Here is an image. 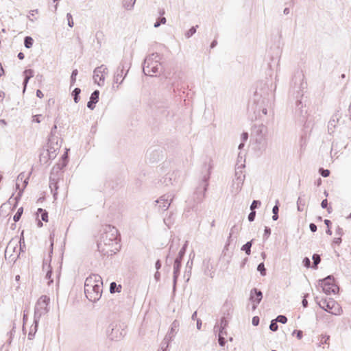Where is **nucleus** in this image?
<instances>
[{
	"label": "nucleus",
	"instance_id": "obj_12",
	"mask_svg": "<svg viewBox=\"0 0 351 351\" xmlns=\"http://www.w3.org/2000/svg\"><path fill=\"white\" fill-rule=\"evenodd\" d=\"M102 285L103 281L101 277L97 274H91L86 278L84 289H90L95 286L97 289H99V287H102Z\"/></svg>",
	"mask_w": 351,
	"mask_h": 351
},
{
	"label": "nucleus",
	"instance_id": "obj_19",
	"mask_svg": "<svg viewBox=\"0 0 351 351\" xmlns=\"http://www.w3.org/2000/svg\"><path fill=\"white\" fill-rule=\"evenodd\" d=\"M48 152H54L56 149H59L60 145L58 143L57 137H56L53 134H51L49 138L48 142Z\"/></svg>",
	"mask_w": 351,
	"mask_h": 351
},
{
	"label": "nucleus",
	"instance_id": "obj_48",
	"mask_svg": "<svg viewBox=\"0 0 351 351\" xmlns=\"http://www.w3.org/2000/svg\"><path fill=\"white\" fill-rule=\"evenodd\" d=\"M297 205H298V210L299 211H302L303 210V208L301 206H304V203L303 202V200L302 199L301 197H298V199L297 200Z\"/></svg>",
	"mask_w": 351,
	"mask_h": 351
},
{
	"label": "nucleus",
	"instance_id": "obj_14",
	"mask_svg": "<svg viewBox=\"0 0 351 351\" xmlns=\"http://www.w3.org/2000/svg\"><path fill=\"white\" fill-rule=\"evenodd\" d=\"M53 241H51V245H50V247H51V250H50V252H49V260H44L43 261V269L44 271H46V275H45V278L47 280H48V282H47V285H50L52 282H53V280L51 279V274H52V270H51V265H50V262H51V254L53 253Z\"/></svg>",
	"mask_w": 351,
	"mask_h": 351
},
{
	"label": "nucleus",
	"instance_id": "obj_29",
	"mask_svg": "<svg viewBox=\"0 0 351 351\" xmlns=\"http://www.w3.org/2000/svg\"><path fill=\"white\" fill-rule=\"evenodd\" d=\"M136 0H123V6L125 9L130 10L133 8Z\"/></svg>",
	"mask_w": 351,
	"mask_h": 351
},
{
	"label": "nucleus",
	"instance_id": "obj_62",
	"mask_svg": "<svg viewBox=\"0 0 351 351\" xmlns=\"http://www.w3.org/2000/svg\"><path fill=\"white\" fill-rule=\"evenodd\" d=\"M328 130H330L332 128V127L335 128V119H332L329 121L328 123Z\"/></svg>",
	"mask_w": 351,
	"mask_h": 351
},
{
	"label": "nucleus",
	"instance_id": "obj_6",
	"mask_svg": "<svg viewBox=\"0 0 351 351\" xmlns=\"http://www.w3.org/2000/svg\"><path fill=\"white\" fill-rule=\"evenodd\" d=\"M335 278L329 275L325 278L319 280V285L322 288L323 291L329 295L336 293L339 291V287L334 283Z\"/></svg>",
	"mask_w": 351,
	"mask_h": 351
},
{
	"label": "nucleus",
	"instance_id": "obj_57",
	"mask_svg": "<svg viewBox=\"0 0 351 351\" xmlns=\"http://www.w3.org/2000/svg\"><path fill=\"white\" fill-rule=\"evenodd\" d=\"M270 234H271V229L269 227L265 226V230H264V236L267 237V238L270 235Z\"/></svg>",
	"mask_w": 351,
	"mask_h": 351
},
{
	"label": "nucleus",
	"instance_id": "obj_10",
	"mask_svg": "<svg viewBox=\"0 0 351 351\" xmlns=\"http://www.w3.org/2000/svg\"><path fill=\"white\" fill-rule=\"evenodd\" d=\"M173 197L174 196L171 194H165L160 197L155 201L158 210L162 212L167 210L169 208Z\"/></svg>",
	"mask_w": 351,
	"mask_h": 351
},
{
	"label": "nucleus",
	"instance_id": "obj_36",
	"mask_svg": "<svg viewBox=\"0 0 351 351\" xmlns=\"http://www.w3.org/2000/svg\"><path fill=\"white\" fill-rule=\"evenodd\" d=\"M239 232V228L237 227L236 225L233 226L230 230V235H229V237H228V245H229L230 243V239L232 237V235H236L238 234Z\"/></svg>",
	"mask_w": 351,
	"mask_h": 351
},
{
	"label": "nucleus",
	"instance_id": "obj_13",
	"mask_svg": "<svg viewBox=\"0 0 351 351\" xmlns=\"http://www.w3.org/2000/svg\"><path fill=\"white\" fill-rule=\"evenodd\" d=\"M84 293L88 300L95 302L98 301L101 296L102 287H99V289H97L96 286L90 289H84Z\"/></svg>",
	"mask_w": 351,
	"mask_h": 351
},
{
	"label": "nucleus",
	"instance_id": "obj_41",
	"mask_svg": "<svg viewBox=\"0 0 351 351\" xmlns=\"http://www.w3.org/2000/svg\"><path fill=\"white\" fill-rule=\"evenodd\" d=\"M269 329L271 330V331H277L278 329V326L277 324V322L275 319H273L271 320V323H270V325H269Z\"/></svg>",
	"mask_w": 351,
	"mask_h": 351
},
{
	"label": "nucleus",
	"instance_id": "obj_23",
	"mask_svg": "<svg viewBox=\"0 0 351 351\" xmlns=\"http://www.w3.org/2000/svg\"><path fill=\"white\" fill-rule=\"evenodd\" d=\"M253 240L247 241L245 245L241 247V250L244 251L247 255H250L251 247L252 245Z\"/></svg>",
	"mask_w": 351,
	"mask_h": 351
},
{
	"label": "nucleus",
	"instance_id": "obj_20",
	"mask_svg": "<svg viewBox=\"0 0 351 351\" xmlns=\"http://www.w3.org/2000/svg\"><path fill=\"white\" fill-rule=\"evenodd\" d=\"M174 337L173 334L167 333L162 343H161V350L162 351H165V350L169 346V342L172 340Z\"/></svg>",
	"mask_w": 351,
	"mask_h": 351
},
{
	"label": "nucleus",
	"instance_id": "obj_49",
	"mask_svg": "<svg viewBox=\"0 0 351 351\" xmlns=\"http://www.w3.org/2000/svg\"><path fill=\"white\" fill-rule=\"evenodd\" d=\"M34 324L31 326L30 330H29V334H28V338L29 339H33V337H34L35 333L37 331V330H34Z\"/></svg>",
	"mask_w": 351,
	"mask_h": 351
},
{
	"label": "nucleus",
	"instance_id": "obj_28",
	"mask_svg": "<svg viewBox=\"0 0 351 351\" xmlns=\"http://www.w3.org/2000/svg\"><path fill=\"white\" fill-rule=\"evenodd\" d=\"M228 320L226 319L225 317H222L220 320V326H219L215 325L214 327V330H216L217 328H222V330H226V328L228 326Z\"/></svg>",
	"mask_w": 351,
	"mask_h": 351
},
{
	"label": "nucleus",
	"instance_id": "obj_44",
	"mask_svg": "<svg viewBox=\"0 0 351 351\" xmlns=\"http://www.w3.org/2000/svg\"><path fill=\"white\" fill-rule=\"evenodd\" d=\"M321 206L322 208H327L328 213L331 212L332 208L331 207L328 208V200L326 199L322 200V202L321 203Z\"/></svg>",
	"mask_w": 351,
	"mask_h": 351
},
{
	"label": "nucleus",
	"instance_id": "obj_52",
	"mask_svg": "<svg viewBox=\"0 0 351 351\" xmlns=\"http://www.w3.org/2000/svg\"><path fill=\"white\" fill-rule=\"evenodd\" d=\"M256 212L254 210H251L250 213L248 215V220L252 222L255 219Z\"/></svg>",
	"mask_w": 351,
	"mask_h": 351
},
{
	"label": "nucleus",
	"instance_id": "obj_8",
	"mask_svg": "<svg viewBox=\"0 0 351 351\" xmlns=\"http://www.w3.org/2000/svg\"><path fill=\"white\" fill-rule=\"evenodd\" d=\"M17 247V240L12 239L8 244L5 250V258L9 262H15L19 256L20 252L16 251Z\"/></svg>",
	"mask_w": 351,
	"mask_h": 351
},
{
	"label": "nucleus",
	"instance_id": "obj_11",
	"mask_svg": "<svg viewBox=\"0 0 351 351\" xmlns=\"http://www.w3.org/2000/svg\"><path fill=\"white\" fill-rule=\"evenodd\" d=\"M319 306L324 309V311L330 313L333 315H339L341 313V308L336 306V303L333 300H330L327 301L326 300H324L318 302Z\"/></svg>",
	"mask_w": 351,
	"mask_h": 351
},
{
	"label": "nucleus",
	"instance_id": "obj_53",
	"mask_svg": "<svg viewBox=\"0 0 351 351\" xmlns=\"http://www.w3.org/2000/svg\"><path fill=\"white\" fill-rule=\"evenodd\" d=\"M279 201L276 200V205L272 208V213L273 214L278 213L279 211V206H278Z\"/></svg>",
	"mask_w": 351,
	"mask_h": 351
},
{
	"label": "nucleus",
	"instance_id": "obj_7",
	"mask_svg": "<svg viewBox=\"0 0 351 351\" xmlns=\"http://www.w3.org/2000/svg\"><path fill=\"white\" fill-rule=\"evenodd\" d=\"M129 68L130 66H128L125 59H122L117 68V71L114 75L113 88H114L115 84H117V88H119V84H122L124 78L126 77L128 74Z\"/></svg>",
	"mask_w": 351,
	"mask_h": 351
},
{
	"label": "nucleus",
	"instance_id": "obj_17",
	"mask_svg": "<svg viewBox=\"0 0 351 351\" xmlns=\"http://www.w3.org/2000/svg\"><path fill=\"white\" fill-rule=\"evenodd\" d=\"M99 91L98 90H94L90 97L89 101L87 103V107L89 109L93 110L95 108V104L99 101Z\"/></svg>",
	"mask_w": 351,
	"mask_h": 351
},
{
	"label": "nucleus",
	"instance_id": "obj_9",
	"mask_svg": "<svg viewBox=\"0 0 351 351\" xmlns=\"http://www.w3.org/2000/svg\"><path fill=\"white\" fill-rule=\"evenodd\" d=\"M267 128L263 124L254 125L252 129V135L255 137L256 143L261 144L266 139Z\"/></svg>",
	"mask_w": 351,
	"mask_h": 351
},
{
	"label": "nucleus",
	"instance_id": "obj_42",
	"mask_svg": "<svg viewBox=\"0 0 351 351\" xmlns=\"http://www.w3.org/2000/svg\"><path fill=\"white\" fill-rule=\"evenodd\" d=\"M275 320L276 321V322L286 324L287 322V318L285 315H280L277 316V317L275 319Z\"/></svg>",
	"mask_w": 351,
	"mask_h": 351
},
{
	"label": "nucleus",
	"instance_id": "obj_5",
	"mask_svg": "<svg viewBox=\"0 0 351 351\" xmlns=\"http://www.w3.org/2000/svg\"><path fill=\"white\" fill-rule=\"evenodd\" d=\"M245 165H241V166L236 168L234 176L235 178L232 180L231 185V193L234 195H237L242 189V186L245 178V176L243 172V169Z\"/></svg>",
	"mask_w": 351,
	"mask_h": 351
},
{
	"label": "nucleus",
	"instance_id": "obj_24",
	"mask_svg": "<svg viewBox=\"0 0 351 351\" xmlns=\"http://www.w3.org/2000/svg\"><path fill=\"white\" fill-rule=\"evenodd\" d=\"M121 289V286L120 285H117L116 282H112L110 285V291L111 293H114L116 292L119 293Z\"/></svg>",
	"mask_w": 351,
	"mask_h": 351
},
{
	"label": "nucleus",
	"instance_id": "obj_63",
	"mask_svg": "<svg viewBox=\"0 0 351 351\" xmlns=\"http://www.w3.org/2000/svg\"><path fill=\"white\" fill-rule=\"evenodd\" d=\"M296 108L300 110L302 108V102L301 100H297L295 103Z\"/></svg>",
	"mask_w": 351,
	"mask_h": 351
},
{
	"label": "nucleus",
	"instance_id": "obj_38",
	"mask_svg": "<svg viewBox=\"0 0 351 351\" xmlns=\"http://www.w3.org/2000/svg\"><path fill=\"white\" fill-rule=\"evenodd\" d=\"M257 270L260 272L262 276H265L266 275V269L263 263L258 264Z\"/></svg>",
	"mask_w": 351,
	"mask_h": 351
},
{
	"label": "nucleus",
	"instance_id": "obj_46",
	"mask_svg": "<svg viewBox=\"0 0 351 351\" xmlns=\"http://www.w3.org/2000/svg\"><path fill=\"white\" fill-rule=\"evenodd\" d=\"M66 19H67V21H68V25L70 27H73V25H74V23H73V18H72V16L70 13H68L66 14Z\"/></svg>",
	"mask_w": 351,
	"mask_h": 351
},
{
	"label": "nucleus",
	"instance_id": "obj_43",
	"mask_svg": "<svg viewBox=\"0 0 351 351\" xmlns=\"http://www.w3.org/2000/svg\"><path fill=\"white\" fill-rule=\"evenodd\" d=\"M261 204V201L259 200H254L250 206V210H254L256 208H258Z\"/></svg>",
	"mask_w": 351,
	"mask_h": 351
},
{
	"label": "nucleus",
	"instance_id": "obj_27",
	"mask_svg": "<svg viewBox=\"0 0 351 351\" xmlns=\"http://www.w3.org/2000/svg\"><path fill=\"white\" fill-rule=\"evenodd\" d=\"M256 110H261L263 114L266 115L267 114V110L265 106V99L262 100V103L259 105L258 103L256 104Z\"/></svg>",
	"mask_w": 351,
	"mask_h": 351
},
{
	"label": "nucleus",
	"instance_id": "obj_33",
	"mask_svg": "<svg viewBox=\"0 0 351 351\" xmlns=\"http://www.w3.org/2000/svg\"><path fill=\"white\" fill-rule=\"evenodd\" d=\"M34 40L30 36H26L24 39V45L25 47L27 49H29L33 45Z\"/></svg>",
	"mask_w": 351,
	"mask_h": 351
},
{
	"label": "nucleus",
	"instance_id": "obj_59",
	"mask_svg": "<svg viewBox=\"0 0 351 351\" xmlns=\"http://www.w3.org/2000/svg\"><path fill=\"white\" fill-rule=\"evenodd\" d=\"M24 75H27L29 77H33L34 76V71L32 69H26L24 71Z\"/></svg>",
	"mask_w": 351,
	"mask_h": 351
},
{
	"label": "nucleus",
	"instance_id": "obj_50",
	"mask_svg": "<svg viewBox=\"0 0 351 351\" xmlns=\"http://www.w3.org/2000/svg\"><path fill=\"white\" fill-rule=\"evenodd\" d=\"M302 263H303L304 266L307 268L310 267V266H311V261L308 257H305L303 259Z\"/></svg>",
	"mask_w": 351,
	"mask_h": 351
},
{
	"label": "nucleus",
	"instance_id": "obj_1",
	"mask_svg": "<svg viewBox=\"0 0 351 351\" xmlns=\"http://www.w3.org/2000/svg\"><path fill=\"white\" fill-rule=\"evenodd\" d=\"M204 168L206 172L202 176L201 182L196 188L193 196L186 202L187 205L184 209L185 213H189L191 210L196 212L197 210V205L202 203L205 197V193L208 186V180L210 179L212 166L209 165L207 167L206 165H205Z\"/></svg>",
	"mask_w": 351,
	"mask_h": 351
},
{
	"label": "nucleus",
	"instance_id": "obj_15",
	"mask_svg": "<svg viewBox=\"0 0 351 351\" xmlns=\"http://www.w3.org/2000/svg\"><path fill=\"white\" fill-rule=\"evenodd\" d=\"M263 299V293L261 290L254 288L250 291V300L252 302V309L255 310Z\"/></svg>",
	"mask_w": 351,
	"mask_h": 351
},
{
	"label": "nucleus",
	"instance_id": "obj_26",
	"mask_svg": "<svg viewBox=\"0 0 351 351\" xmlns=\"http://www.w3.org/2000/svg\"><path fill=\"white\" fill-rule=\"evenodd\" d=\"M312 259L313 261L312 267L313 269H317L318 264L321 262L320 256L317 254H314L313 255Z\"/></svg>",
	"mask_w": 351,
	"mask_h": 351
},
{
	"label": "nucleus",
	"instance_id": "obj_32",
	"mask_svg": "<svg viewBox=\"0 0 351 351\" xmlns=\"http://www.w3.org/2000/svg\"><path fill=\"white\" fill-rule=\"evenodd\" d=\"M16 240H17V243H19L20 245L19 251L23 252L24 249L25 248V240H24V237H23V232L21 233L19 240H18V239H16Z\"/></svg>",
	"mask_w": 351,
	"mask_h": 351
},
{
	"label": "nucleus",
	"instance_id": "obj_61",
	"mask_svg": "<svg viewBox=\"0 0 351 351\" xmlns=\"http://www.w3.org/2000/svg\"><path fill=\"white\" fill-rule=\"evenodd\" d=\"M40 117H41V114L34 115V116H33V120L32 121L34 122L40 123Z\"/></svg>",
	"mask_w": 351,
	"mask_h": 351
},
{
	"label": "nucleus",
	"instance_id": "obj_60",
	"mask_svg": "<svg viewBox=\"0 0 351 351\" xmlns=\"http://www.w3.org/2000/svg\"><path fill=\"white\" fill-rule=\"evenodd\" d=\"M309 228H310L311 231L313 232H315L317 231V226L313 223H310Z\"/></svg>",
	"mask_w": 351,
	"mask_h": 351
},
{
	"label": "nucleus",
	"instance_id": "obj_4",
	"mask_svg": "<svg viewBox=\"0 0 351 351\" xmlns=\"http://www.w3.org/2000/svg\"><path fill=\"white\" fill-rule=\"evenodd\" d=\"M49 298L46 295L41 296L38 302H36L35 309H34V330H37L38 326V322L40 317L45 315H46L48 311V304H49Z\"/></svg>",
	"mask_w": 351,
	"mask_h": 351
},
{
	"label": "nucleus",
	"instance_id": "obj_47",
	"mask_svg": "<svg viewBox=\"0 0 351 351\" xmlns=\"http://www.w3.org/2000/svg\"><path fill=\"white\" fill-rule=\"evenodd\" d=\"M219 338H218V342H219V344L220 346H224V345L226 344V339L224 338V337H223L221 335V334H219Z\"/></svg>",
	"mask_w": 351,
	"mask_h": 351
},
{
	"label": "nucleus",
	"instance_id": "obj_2",
	"mask_svg": "<svg viewBox=\"0 0 351 351\" xmlns=\"http://www.w3.org/2000/svg\"><path fill=\"white\" fill-rule=\"evenodd\" d=\"M119 233L117 229L112 226H106L104 232L101 234L100 240L97 243L99 251L104 254H110L115 253L118 250Z\"/></svg>",
	"mask_w": 351,
	"mask_h": 351
},
{
	"label": "nucleus",
	"instance_id": "obj_56",
	"mask_svg": "<svg viewBox=\"0 0 351 351\" xmlns=\"http://www.w3.org/2000/svg\"><path fill=\"white\" fill-rule=\"evenodd\" d=\"M252 323L254 326H258V324H259V317H257V316H254L253 318H252Z\"/></svg>",
	"mask_w": 351,
	"mask_h": 351
},
{
	"label": "nucleus",
	"instance_id": "obj_30",
	"mask_svg": "<svg viewBox=\"0 0 351 351\" xmlns=\"http://www.w3.org/2000/svg\"><path fill=\"white\" fill-rule=\"evenodd\" d=\"M81 93V90L80 88H75L72 92V96L73 97V99L75 103H78L80 101V94Z\"/></svg>",
	"mask_w": 351,
	"mask_h": 351
},
{
	"label": "nucleus",
	"instance_id": "obj_39",
	"mask_svg": "<svg viewBox=\"0 0 351 351\" xmlns=\"http://www.w3.org/2000/svg\"><path fill=\"white\" fill-rule=\"evenodd\" d=\"M78 71L77 69H74L72 71L71 76V86L74 85L75 81H76V76L77 75Z\"/></svg>",
	"mask_w": 351,
	"mask_h": 351
},
{
	"label": "nucleus",
	"instance_id": "obj_55",
	"mask_svg": "<svg viewBox=\"0 0 351 351\" xmlns=\"http://www.w3.org/2000/svg\"><path fill=\"white\" fill-rule=\"evenodd\" d=\"M32 77H29V75H25V79H24V81H23V85H24V88H23V91L25 90V88H26V86H27V84L29 82V80Z\"/></svg>",
	"mask_w": 351,
	"mask_h": 351
},
{
	"label": "nucleus",
	"instance_id": "obj_3",
	"mask_svg": "<svg viewBox=\"0 0 351 351\" xmlns=\"http://www.w3.org/2000/svg\"><path fill=\"white\" fill-rule=\"evenodd\" d=\"M160 60V56L157 53L147 56L143 62V71L144 74L154 76V74L160 73L162 70Z\"/></svg>",
	"mask_w": 351,
	"mask_h": 351
},
{
	"label": "nucleus",
	"instance_id": "obj_34",
	"mask_svg": "<svg viewBox=\"0 0 351 351\" xmlns=\"http://www.w3.org/2000/svg\"><path fill=\"white\" fill-rule=\"evenodd\" d=\"M197 27H198V25H196V26H193L191 28H190L186 33H185V36L186 38H189L190 37H191L193 34H195L196 32V30H197Z\"/></svg>",
	"mask_w": 351,
	"mask_h": 351
},
{
	"label": "nucleus",
	"instance_id": "obj_18",
	"mask_svg": "<svg viewBox=\"0 0 351 351\" xmlns=\"http://www.w3.org/2000/svg\"><path fill=\"white\" fill-rule=\"evenodd\" d=\"M180 267H181V261H179L178 260H175L174 264H173V290L176 289L177 280L180 275Z\"/></svg>",
	"mask_w": 351,
	"mask_h": 351
},
{
	"label": "nucleus",
	"instance_id": "obj_25",
	"mask_svg": "<svg viewBox=\"0 0 351 351\" xmlns=\"http://www.w3.org/2000/svg\"><path fill=\"white\" fill-rule=\"evenodd\" d=\"M186 247H187V241H186L184 245L182 246V247L181 248V250H180V252L178 253V256L176 257V258L175 260H178L179 261L182 262V258L184 257L185 252H186Z\"/></svg>",
	"mask_w": 351,
	"mask_h": 351
},
{
	"label": "nucleus",
	"instance_id": "obj_51",
	"mask_svg": "<svg viewBox=\"0 0 351 351\" xmlns=\"http://www.w3.org/2000/svg\"><path fill=\"white\" fill-rule=\"evenodd\" d=\"M295 334H296V337L298 339H301L302 338V336H303V332L302 330H293V335H294Z\"/></svg>",
	"mask_w": 351,
	"mask_h": 351
},
{
	"label": "nucleus",
	"instance_id": "obj_64",
	"mask_svg": "<svg viewBox=\"0 0 351 351\" xmlns=\"http://www.w3.org/2000/svg\"><path fill=\"white\" fill-rule=\"evenodd\" d=\"M248 138V134L247 132H243L241 134V139L243 142L246 141Z\"/></svg>",
	"mask_w": 351,
	"mask_h": 351
},
{
	"label": "nucleus",
	"instance_id": "obj_37",
	"mask_svg": "<svg viewBox=\"0 0 351 351\" xmlns=\"http://www.w3.org/2000/svg\"><path fill=\"white\" fill-rule=\"evenodd\" d=\"M23 208L22 207L19 208L16 213V214L13 217V219L15 222H17L19 221V219L21 217V215L23 214Z\"/></svg>",
	"mask_w": 351,
	"mask_h": 351
},
{
	"label": "nucleus",
	"instance_id": "obj_45",
	"mask_svg": "<svg viewBox=\"0 0 351 351\" xmlns=\"http://www.w3.org/2000/svg\"><path fill=\"white\" fill-rule=\"evenodd\" d=\"M319 173L324 178H326L330 175V171L328 169H324L323 168L319 169Z\"/></svg>",
	"mask_w": 351,
	"mask_h": 351
},
{
	"label": "nucleus",
	"instance_id": "obj_40",
	"mask_svg": "<svg viewBox=\"0 0 351 351\" xmlns=\"http://www.w3.org/2000/svg\"><path fill=\"white\" fill-rule=\"evenodd\" d=\"M167 20L165 17H160L159 18L157 21L154 23V27H158L161 24H165Z\"/></svg>",
	"mask_w": 351,
	"mask_h": 351
},
{
	"label": "nucleus",
	"instance_id": "obj_58",
	"mask_svg": "<svg viewBox=\"0 0 351 351\" xmlns=\"http://www.w3.org/2000/svg\"><path fill=\"white\" fill-rule=\"evenodd\" d=\"M54 186L55 189H57V186H56V180L54 178H52V177L51 176L50 177V187L51 189H52V186Z\"/></svg>",
	"mask_w": 351,
	"mask_h": 351
},
{
	"label": "nucleus",
	"instance_id": "obj_35",
	"mask_svg": "<svg viewBox=\"0 0 351 351\" xmlns=\"http://www.w3.org/2000/svg\"><path fill=\"white\" fill-rule=\"evenodd\" d=\"M38 213H40L41 219L44 221H48V213L43 208H38Z\"/></svg>",
	"mask_w": 351,
	"mask_h": 351
},
{
	"label": "nucleus",
	"instance_id": "obj_54",
	"mask_svg": "<svg viewBox=\"0 0 351 351\" xmlns=\"http://www.w3.org/2000/svg\"><path fill=\"white\" fill-rule=\"evenodd\" d=\"M32 77H29V75H25V79H24V81H23V85H24V88H23V91L25 90V88H26V86H27V84L29 82V80Z\"/></svg>",
	"mask_w": 351,
	"mask_h": 351
},
{
	"label": "nucleus",
	"instance_id": "obj_16",
	"mask_svg": "<svg viewBox=\"0 0 351 351\" xmlns=\"http://www.w3.org/2000/svg\"><path fill=\"white\" fill-rule=\"evenodd\" d=\"M107 70V68L104 65H101L100 66L97 67L93 72V79L95 83H97L99 86H101L100 81L104 82V76L103 73Z\"/></svg>",
	"mask_w": 351,
	"mask_h": 351
},
{
	"label": "nucleus",
	"instance_id": "obj_22",
	"mask_svg": "<svg viewBox=\"0 0 351 351\" xmlns=\"http://www.w3.org/2000/svg\"><path fill=\"white\" fill-rule=\"evenodd\" d=\"M174 172L171 173H168L166 175L164 179V183L166 185H173V182H176V177L174 176Z\"/></svg>",
	"mask_w": 351,
	"mask_h": 351
},
{
	"label": "nucleus",
	"instance_id": "obj_31",
	"mask_svg": "<svg viewBox=\"0 0 351 351\" xmlns=\"http://www.w3.org/2000/svg\"><path fill=\"white\" fill-rule=\"evenodd\" d=\"M178 327H179L178 322L176 320L173 321V323L171 324L170 331L168 332L171 333V335L172 334L175 335L178 330Z\"/></svg>",
	"mask_w": 351,
	"mask_h": 351
},
{
	"label": "nucleus",
	"instance_id": "obj_21",
	"mask_svg": "<svg viewBox=\"0 0 351 351\" xmlns=\"http://www.w3.org/2000/svg\"><path fill=\"white\" fill-rule=\"evenodd\" d=\"M174 337L173 334L167 333L162 343H161V350L162 351H165V350L169 346V342L172 340Z\"/></svg>",
	"mask_w": 351,
	"mask_h": 351
}]
</instances>
